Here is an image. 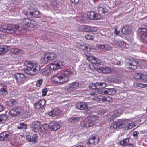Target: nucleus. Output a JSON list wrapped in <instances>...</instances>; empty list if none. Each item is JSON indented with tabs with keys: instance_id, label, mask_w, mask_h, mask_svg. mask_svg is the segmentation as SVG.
Returning <instances> with one entry per match:
<instances>
[{
	"instance_id": "f257e3e1",
	"label": "nucleus",
	"mask_w": 147,
	"mask_h": 147,
	"mask_svg": "<svg viewBox=\"0 0 147 147\" xmlns=\"http://www.w3.org/2000/svg\"><path fill=\"white\" fill-rule=\"evenodd\" d=\"M72 73V72L69 70L61 71L54 75L52 80L54 82L59 84L66 82L69 80V75Z\"/></svg>"
},
{
	"instance_id": "f03ea898",
	"label": "nucleus",
	"mask_w": 147,
	"mask_h": 147,
	"mask_svg": "<svg viewBox=\"0 0 147 147\" xmlns=\"http://www.w3.org/2000/svg\"><path fill=\"white\" fill-rule=\"evenodd\" d=\"M135 126V124L129 120L127 119L124 121L121 120H119L117 121L113 122L110 128L111 129L113 130L119 129L125 127L127 129H131Z\"/></svg>"
},
{
	"instance_id": "7ed1b4c3",
	"label": "nucleus",
	"mask_w": 147,
	"mask_h": 147,
	"mask_svg": "<svg viewBox=\"0 0 147 147\" xmlns=\"http://www.w3.org/2000/svg\"><path fill=\"white\" fill-rule=\"evenodd\" d=\"M26 67L24 68L25 73L29 75H35L37 74L40 70V66L37 63H34L29 61L25 62Z\"/></svg>"
},
{
	"instance_id": "20e7f679",
	"label": "nucleus",
	"mask_w": 147,
	"mask_h": 147,
	"mask_svg": "<svg viewBox=\"0 0 147 147\" xmlns=\"http://www.w3.org/2000/svg\"><path fill=\"white\" fill-rule=\"evenodd\" d=\"M18 30H19V26L17 25L11 24L0 25V31L13 33Z\"/></svg>"
},
{
	"instance_id": "39448f33",
	"label": "nucleus",
	"mask_w": 147,
	"mask_h": 147,
	"mask_svg": "<svg viewBox=\"0 0 147 147\" xmlns=\"http://www.w3.org/2000/svg\"><path fill=\"white\" fill-rule=\"evenodd\" d=\"M146 29L145 28H139L138 30L137 35L141 41L147 43V32Z\"/></svg>"
},
{
	"instance_id": "423d86ee",
	"label": "nucleus",
	"mask_w": 147,
	"mask_h": 147,
	"mask_svg": "<svg viewBox=\"0 0 147 147\" xmlns=\"http://www.w3.org/2000/svg\"><path fill=\"white\" fill-rule=\"evenodd\" d=\"M55 54L53 53H48L46 54L44 57L42 59V61L44 63H46L49 61L55 59L56 57Z\"/></svg>"
},
{
	"instance_id": "0eeeda50",
	"label": "nucleus",
	"mask_w": 147,
	"mask_h": 147,
	"mask_svg": "<svg viewBox=\"0 0 147 147\" xmlns=\"http://www.w3.org/2000/svg\"><path fill=\"white\" fill-rule=\"evenodd\" d=\"M106 86V84L104 82H98L95 83H92L89 87L93 89H98L100 88H103Z\"/></svg>"
},
{
	"instance_id": "6e6552de",
	"label": "nucleus",
	"mask_w": 147,
	"mask_h": 147,
	"mask_svg": "<svg viewBox=\"0 0 147 147\" xmlns=\"http://www.w3.org/2000/svg\"><path fill=\"white\" fill-rule=\"evenodd\" d=\"M14 76L17 82L19 84H23L26 79V76L22 73H17L15 74Z\"/></svg>"
},
{
	"instance_id": "1a4fd4ad",
	"label": "nucleus",
	"mask_w": 147,
	"mask_h": 147,
	"mask_svg": "<svg viewBox=\"0 0 147 147\" xmlns=\"http://www.w3.org/2000/svg\"><path fill=\"white\" fill-rule=\"evenodd\" d=\"M88 19L91 20H97L100 19L101 15L99 13H97L94 11H91L88 13Z\"/></svg>"
},
{
	"instance_id": "9d476101",
	"label": "nucleus",
	"mask_w": 147,
	"mask_h": 147,
	"mask_svg": "<svg viewBox=\"0 0 147 147\" xmlns=\"http://www.w3.org/2000/svg\"><path fill=\"white\" fill-rule=\"evenodd\" d=\"M99 142V138H96L95 136H93L92 138H90L87 143L89 147H92L94 145L97 144Z\"/></svg>"
},
{
	"instance_id": "9b49d317",
	"label": "nucleus",
	"mask_w": 147,
	"mask_h": 147,
	"mask_svg": "<svg viewBox=\"0 0 147 147\" xmlns=\"http://www.w3.org/2000/svg\"><path fill=\"white\" fill-rule=\"evenodd\" d=\"M79 87L78 83L73 82L69 84L67 87V90L69 91H74L78 89Z\"/></svg>"
},
{
	"instance_id": "f8f14e48",
	"label": "nucleus",
	"mask_w": 147,
	"mask_h": 147,
	"mask_svg": "<svg viewBox=\"0 0 147 147\" xmlns=\"http://www.w3.org/2000/svg\"><path fill=\"white\" fill-rule=\"evenodd\" d=\"M130 59L132 61L127 62V63L130 66L129 69L134 70L137 68V65L138 64V62L131 57V58Z\"/></svg>"
},
{
	"instance_id": "ddd939ff",
	"label": "nucleus",
	"mask_w": 147,
	"mask_h": 147,
	"mask_svg": "<svg viewBox=\"0 0 147 147\" xmlns=\"http://www.w3.org/2000/svg\"><path fill=\"white\" fill-rule=\"evenodd\" d=\"M86 103L79 102L76 104V108L78 109L81 110H85L86 111H89L91 109V107H87Z\"/></svg>"
},
{
	"instance_id": "4468645a",
	"label": "nucleus",
	"mask_w": 147,
	"mask_h": 147,
	"mask_svg": "<svg viewBox=\"0 0 147 147\" xmlns=\"http://www.w3.org/2000/svg\"><path fill=\"white\" fill-rule=\"evenodd\" d=\"M21 110L19 107H15L11 109L9 111V113L12 116H16L20 113Z\"/></svg>"
},
{
	"instance_id": "2eb2a0df",
	"label": "nucleus",
	"mask_w": 147,
	"mask_h": 147,
	"mask_svg": "<svg viewBox=\"0 0 147 147\" xmlns=\"http://www.w3.org/2000/svg\"><path fill=\"white\" fill-rule=\"evenodd\" d=\"M0 86L1 87L0 90V94L1 95L4 96L7 94V90L6 84L3 82L0 83Z\"/></svg>"
},
{
	"instance_id": "dca6fc26",
	"label": "nucleus",
	"mask_w": 147,
	"mask_h": 147,
	"mask_svg": "<svg viewBox=\"0 0 147 147\" xmlns=\"http://www.w3.org/2000/svg\"><path fill=\"white\" fill-rule=\"evenodd\" d=\"M50 128L53 131H56L60 127V125L57 121H52L49 124Z\"/></svg>"
},
{
	"instance_id": "f3484780",
	"label": "nucleus",
	"mask_w": 147,
	"mask_h": 147,
	"mask_svg": "<svg viewBox=\"0 0 147 147\" xmlns=\"http://www.w3.org/2000/svg\"><path fill=\"white\" fill-rule=\"evenodd\" d=\"M61 63L59 61H55L53 63H52L50 68V69L52 70H56L61 68L60 65Z\"/></svg>"
},
{
	"instance_id": "a211bd4d",
	"label": "nucleus",
	"mask_w": 147,
	"mask_h": 147,
	"mask_svg": "<svg viewBox=\"0 0 147 147\" xmlns=\"http://www.w3.org/2000/svg\"><path fill=\"white\" fill-rule=\"evenodd\" d=\"M41 17V14L40 12L36 10L34 11L30 12L28 15V17L30 18H39Z\"/></svg>"
},
{
	"instance_id": "6ab92c4d",
	"label": "nucleus",
	"mask_w": 147,
	"mask_h": 147,
	"mask_svg": "<svg viewBox=\"0 0 147 147\" xmlns=\"http://www.w3.org/2000/svg\"><path fill=\"white\" fill-rule=\"evenodd\" d=\"M88 59L93 64H100L101 62V60L100 59L93 56H90L88 58Z\"/></svg>"
},
{
	"instance_id": "aec40b11",
	"label": "nucleus",
	"mask_w": 147,
	"mask_h": 147,
	"mask_svg": "<svg viewBox=\"0 0 147 147\" xmlns=\"http://www.w3.org/2000/svg\"><path fill=\"white\" fill-rule=\"evenodd\" d=\"M114 44L116 47H119L122 49L124 48L126 46L125 42L121 40H115L114 41Z\"/></svg>"
},
{
	"instance_id": "412c9836",
	"label": "nucleus",
	"mask_w": 147,
	"mask_h": 147,
	"mask_svg": "<svg viewBox=\"0 0 147 147\" xmlns=\"http://www.w3.org/2000/svg\"><path fill=\"white\" fill-rule=\"evenodd\" d=\"M40 125V124L39 121H33L32 124V130L34 132L38 131Z\"/></svg>"
},
{
	"instance_id": "4be33fe9",
	"label": "nucleus",
	"mask_w": 147,
	"mask_h": 147,
	"mask_svg": "<svg viewBox=\"0 0 147 147\" xmlns=\"http://www.w3.org/2000/svg\"><path fill=\"white\" fill-rule=\"evenodd\" d=\"M77 17L79 21L81 22H86L88 19V14L82 15V14H79Z\"/></svg>"
},
{
	"instance_id": "5701e85b",
	"label": "nucleus",
	"mask_w": 147,
	"mask_h": 147,
	"mask_svg": "<svg viewBox=\"0 0 147 147\" xmlns=\"http://www.w3.org/2000/svg\"><path fill=\"white\" fill-rule=\"evenodd\" d=\"M61 111L60 110L57 108H55L53 111L49 112L48 115L54 117L60 115Z\"/></svg>"
},
{
	"instance_id": "b1692460",
	"label": "nucleus",
	"mask_w": 147,
	"mask_h": 147,
	"mask_svg": "<svg viewBox=\"0 0 147 147\" xmlns=\"http://www.w3.org/2000/svg\"><path fill=\"white\" fill-rule=\"evenodd\" d=\"M97 98L98 99V100L103 102H109L112 100V98L109 96L105 97L103 96H98Z\"/></svg>"
},
{
	"instance_id": "393cba45",
	"label": "nucleus",
	"mask_w": 147,
	"mask_h": 147,
	"mask_svg": "<svg viewBox=\"0 0 147 147\" xmlns=\"http://www.w3.org/2000/svg\"><path fill=\"white\" fill-rule=\"evenodd\" d=\"M121 32L123 34L129 35L131 32V27L128 26H125L122 28Z\"/></svg>"
},
{
	"instance_id": "a878e982",
	"label": "nucleus",
	"mask_w": 147,
	"mask_h": 147,
	"mask_svg": "<svg viewBox=\"0 0 147 147\" xmlns=\"http://www.w3.org/2000/svg\"><path fill=\"white\" fill-rule=\"evenodd\" d=\"M98 71L99 73H102L103 74H107L111 72V70L108 67H100L98 69Z\"/></svg>"
},
{
	"instance_id": "bb28decb",
	"label": "nucleus",
	"mask_w": 147,
	"mask_h": 147,
	"mask_svg": "<svg viewBox=\"0 0 147 147\" xmlns=\"http://www.w3.org/2000/svg\"><path fill=\"white\" fill-rule=\"evenodd\" d=\"M29 18H24L23 19V22L24 24L26 25L27 26L32 27V24H31L32 21Z\"/></svg>"
},
{
	"instance_id": "cd10ccee",
	"label": "nucleus",
	"mask_w": 147,
	"mask_h": 147,
	"mask_svg": "<svg viewBox=\"0 0 147 147\" xmlns=\"http://www.w3.org/2000/svg\"><path fill=\"white\" fill-rule=\"evenodd\" d=\"M106 94L109 95L114 94L117 92V90L114 88H106Z\"/></svg>"
},
{
	"instance_id": "c85d7f7f",
	"label": "nucleus",
	"mask_w": 147,
	"mask_h": 147,
	"mask_svg": "<svg viewBox=\"0 0 147 147\" xmlns=\"http://www.w3.org/2000/svg\"><path fill=\"white\" fill-rule=\"evenodd\" d=\"M49 124H45L41 126L40 129L42 132H46L49 131Z\"/></svg>"
},
{
	"instance_id": "c756f323",
	"label": "nucleus",
	"mask_w": 147,
	"mask_h": 147,
	"mask_svg": "<svg viewBox=\"0 0 147 147\" xmlns=\"http://www.w3.org/2000/svg\"><path fill=\"white\" fill-rule=\"evenodd\" d=\"M3 134L4 136L3 138L4 140H8L11 137V134L8 132H3Z\"/></svg>"
},
{
	"instance_id": "7c9ffc66",
	"label": "nucleus",
	"mask_w": 147,
	"mask_h": 147,
	"mask_svg": "<svg viewBox=\"0 0 147 147\" xmlns=\"http://www.w3.org/2000/svg\"><path fill=\"white\" fill-rule=\"evenodd\" d=\"M146 76V75L142 74L140 73L137 74V75H136V78L140 79L143 82H145L146 80V78H143V77Z\"/></svg>"
},
{
	"instance_id": "2f4dec72",
	"label": "nucleus",
	"mask_w": 147,
	"mask_h": 147,
	"mask_svg": "<svg viewBox=\"0 0 147 147\" xmlns=\"http://www.w3.org/2000/svg\"><path fill=\"white\" fill-rule=\"evenodd\" d=\"M129 138H126L123 139L122 141H120L119 143L120 145L126 146L128 145V144L127 143L129 142Z\"/></svg>"
},
{
	"instance_id": "473e14b6",
	"label": "nucleus",
	"mask_w": 147,
	"mask_h": 147,
	"mask_svg": "<svg viewBox=\"0 0 147 147\" xmlns=\"http://www.w3.org/2000/svg\"><path fill=\"white\" fill-rule=\"evenodd\" d=\"M46 103V101L45 99H41L38 101V103L39 104V107H37L36 108L39 109L40 108L42 107L43 106L45 105Z\"/></svg>"
},
{
	"instance_id": "72a5a7b5",
	"label": "nucleus",
	"mask_w": 147,
	"mask_h": 147,
	"mask_svg": "<svg viewBox=\"0 0 147 147\" xmlns=\"http://www.w3.org/2000/svg\"><path fill=\"white\" fill-rule=\"evenodd\" d=\"M7 116L5 114L0 115V123H4L7 120Z\"/></svg>"
},
{
	"instance_id": "f704fd0d",
	"label": "nucleus",
	"mask_w": 147,
	"mask_h": 147,
	"mask_svg": "<svg viewBox=\"0 0 147 147\" xmlns=\"http://www.w3.org/2000/svg\"><path fill=\"white\" fill-rule=\"evenodd\" d=\"M6 47H0V55L5 54L7 51Z\"/></svg>"
},
{
	"instance_id": "c9c22d12",
	"label": "nucleus",
	"mask_w": 147,
	"mask_h": 147,
	"mask_svg": "<svg viewBox=\"0 0 147 147\" xmlns=\"http://www.w3.org/2000/svg\"><path fill=\"white\" fill-rule=\"evenodd\" d=\"M122 113L121 110L120 109H117L114 111L113 114L116 117L120 116Z\"/></svg>"
},
{
	"instance_id": "e433bc0d",
	"label": "nucleus",
	"mask_w": 147,
	"mask_h": 147,
	"mask_svg": "<svg viewBox=\"0 0 147 147\" xmlns=\"http://www.w3.org/2000/svg\"><path fill=\"white\" fill-rule=\"evenodd\" d=\"M86 120V127H91L93 125V121L91 119Z\"/></svg>"
},
{
	"instance_id": "4c0bfd02",
	"label": "nucleus",
	"mask_w": 147,
	"mask_h": 147,
	"mask_svg": "<svg viewBox=\"0 0 147 147\" xmlns=\"http://www.w3.org/2000/svg\"><path fill=\"white\" fill-rule=\"evenodd\" d=\"M11 52L15 55L18 54L19 52V49L16 48H12L11 49Z\"/></svg>"
},
{
	"instance_id": "58836bf2",
	"label": "nucleus",
	"mask_w": 147,
	"mask_h": 147,
	"mask_svg": "<svg viewBox=\"0 0 147 147\" xmlns=\"http://www.w3.org/2000/svg\"><path fill=\"white\" fill-rule=\"evenodd\" d=\"M42 71V73L44 75H49L50 74V70L48 69H43Z\"/></svg>"
},
{
	"instance_id": "ea45409f",
	"label": "nucleus",
	"mask_w": 147,
	"mask_h": 147,
	"mask_svg": "<svg viewBox=\"0 0 147 147\" xmlns=\"http://www.w3.org/2000/svg\"><path fill=\"white\" fill-rule=\"evenodd\" d=\"M98 8L99 9V11H101L103 13H105L107 12V10L106 9L103 8L100 6H98Z\"/></svg>"
},
{
	"instance_id": "a19ab883",
	"label": "nucleus",
	"mask_w": 147,
	"mask_h": 147,
	"mask_svg": "<svg viewBox=\"0 0 147 147\" xmlns=\"http://www.w3.org/2000/svg\"><path fill=\"white\" fill-rule=\"evenodd\" d=\"M8 105L9 106H12L13 105L16 104V102L14 100L12 99L7 101Z\"/></svg>"
},
{
	"instance_id": "79ce46f5",
	"label": "nucleus",
	"mask_w": 147,
	"mask_h": 147,
	"mask_svg": "<svg viewBox=\"0 0 147 147\" xmlns=\"http://www.w3.org/2000/svg\"><path fill=\"white\" fill-rule=\"evenodd\" d=\"M79 120V119L78 117H72L69 119V121L70 122L73 123L76 122L78 121Z\"/></svg>"
},
{
	"instance_id": "37998d69",
	"label": "nucleus",
	"mask_w": 147,
	"mask_h": 147,
	"mask_svg": "<svg viewBox=\"0 0 147 147\" xmlns=\"http://www.w3.org/2000/svg\"><path fill=\"white\" fill-rule=\"evenodd\" d=\"M83 30L84 32H90V26H83Z\"/></svg>"
},
{
	"instance_id": "c03bdc74",
	"label": "nucleus",
	"mask_w": 147,
	"mask_h": 147,
	"mask_svg": "<svg viewBox=\"0 0 147 147\" xmlns=\"http://www.w3.org/2000/svg\"><path fill=\"white\" fill-rule=\"evenodd\" d=\"M97 92L100 94H101L103 95L106 94V88L102 89H99L97 90Z\"/></svg>"
},
{
	"instance_id": "a18cd8bd",
	"label": "nucleus",
	"mask_w": 147,
	"mask_h": 147,
	"mask_svg": "<svg viewBox=\"0 0 147 147\" xmlns=\"http://www.w3.org/2000/svg\"><path fill=\"white\" fill-rule=\"evenodd\" d=\"M115 117H116L114 116L113 114L109 115L107 117V118L109 121H112L113 120Z\"/></svg>"
},
{
	"instance_id": "49530a36",
	"label": "nucleus",
	"mask_w": 147,
	"mask_h": 147,
	"mask_svg": "<svg viewBox=\"0 0 147 147\" xmlns=\"http://www.w3.org/2000/svg\"><path fill=\"white\" fill-rule=\"evenodd\" d=\"M43 82L42 79H40L37 80L36 83V85L38 87H39L42 84Z\"/></svg>"
},
{
	"instance_id": "de8ad7c7",
	"label": "nucleus",
	"mask_w": 147,
	"mask_h": 147,
	"mask_svg": "<svg viewBox=\"0 0 147 147\" xmlns=\"http://www.w3.org/2000/svg\"><path fill=\"white\" fill-rule=\"evenodd\" d=\"M38 137V135L36 134H33V138H32V142L34 143H35L36 142V140Z\"/></svg>"
},
{
	"instance_id": "09e8293b",
	"label": "nucleus",
	"mask_w": 147,
	"mask_h": 147,
	"mask_svg": "<svg viewBox=\"0 0 147 147\" xmlns=\"http://www.w3.org/2000/svg\"><path fill=\"white\" fill-rule=\"evenodd\" d=\"M85 38L88 40H93L94 38V36L91 35L87 34L85 36Z\"/></svg>"
},
{
	"instance_id": "8fccbe9b",
	"label": "nucleus",
	"mask_w": 147,
	"mask_h": 147,
	"mask_svg": "<svg viewBox=\"0 0 147 147\" xmlns=\"http://www.w3.org/2000/svg\"><path fill=\"white\" fill-rule=\"evenodd\" d=\"M29 8L30 10L33 11H34L37 10V9L36 6L33 4L30 5Z\"/></svg>"
},
{
	"instance_id": "3c124183",
	"label": "nucleus",
	"mask_w": 147,
	"mask_h": 147,
	"mask_svg": "<svg viewBox=\"0 0 147 147\" xmlns=\"http://www.w3.org/2000/svg\"><path fill=\"white\" fill-rule=\"evenodd\" d=\"M79 45H80V48L82 50H86L88 48V47L84 45L83 43H79Z\"/></svg>"
},
{
	"instance_id": "603ef678",
	"label": "nucleus",
	"mask_w": 147,
	"mask_h": 147,
	"mask_svg": "<svg viewBox=\"0 0 147 147\" xmlns=\"http://www.w3.org/2000/svg\"><path fill=\"white\" fill-rule=\"evenodd\" d=\"M47 89L46 88H45L42 90V96H45L47 94Z\"/></svg>"
},
{
	"instance_id": "864d4df0",
	"label": "nucleus",
	"mask_w": 147,
	"mask_h": 147,
	"mask_svg": "<svg viewBox=\"0 0 147 147\" xmlns=\"http://www.w3.org/2000/svg\"><path fill=\"white\" fill-rule=\"evenodd\" d=\"M20 0H12V2L15 5H17L20 2Z\"/></svg>"
},
{
	"instance_id": "5fc2aeb1",
	"label": "nucleus",
	"mask_w": 147,
	"mask_h": 147,
	"mask_svg": "<svg viewBox=\"0 0 147 147\" xmlns=\"http://www.w3.org/2000/svg\"><path fill=\"white\" fill-rule=\"evenodd\" d=\"M113 81L114 82L117 83H119L121 82V80L118 78L113 79Z\"/></svg>"
},
{
	"instance_id": "6e6d98bb",
	"label": "nucleus",
	"mask_w": 147,
	"mask_h": 147,
	"mask_svg": "<svg viewBox=\"0 0 147 147\" xmlns=\"http://www.w3.org/2000/svg\"><path fill=\"white\" fill-rule=\"evenodd\" d=\"M97 28L96 27L90 26V31L92 32H95L97 31Z\"/></svg>"
},
{
	"instance_id": "4d7b16f0",
	"label": "nucleus",
	"mask_w": 147,
	"mask_h": 147,
	"mask_svg": "<svg viewBox=\"0 0 147 147\" xmlns=\"http://www.w3.org/2000/svg\"><path fill=\"white\" fill-rule=\"evenodd\" d=\"M86 120L85 121L82 122L81 124V126L82 127H86Z\"/></svg>"
},
{
	"instance_id": "13d9d810",
	"label": "nucleus",
	"mask_w": 147,
	"mask_h": 147,
	"mask_svg": "<svg viewBox=\"0 0 147 147\" xmlns=\"http://www.w3.org/2000/svg\"><path fill=\"white\" fill-rule=\"evenodd\" d=\"M26 138L27 140L30 142H32V137L30 136L27 135L26 136Z\"/></svg>"
},
{
	"instance_id": "bf43d9fd",
	"label": "nucleus",
	"mask_w": 147,
	"mask_h": 147,
	"mask_svg": "<svg viewBox=\"0 0 147 147\" xmlns=\"http://www.w3.org/2000/svg\"><path fill=\"white\" fill-rule=\"evenodd\" d=\"M142 65L143 66L147 67V61H143L141 62Z\"/></svg>"
},
{
	"instance_id": "052dcab7",
	"label": "nucleus",
	"mask_w": 147,
	"mask_h": 147,
	"mask_svg": "<svg viewBox=\"0 0 147 147\" xmlns=\"http://www.w3.org/2000/svg\"><path fill=\"white\" fill-rule=\"evenodd\" d=\"M5 109V107L1 104H0V112L3 111Z\"/></svg>"
},
{
	"instance_id": "680f3d73",
	"label": "nucleus",
	"mask_w": 147,
	"mask_h": 147,
	"mask_svg": "<svg viewBox=\"0 0 147 147\" xmlns=\"http://www.w3.org/2000/svg\"><path fill=\"white\" fill-rule=\"evenodd\" d=\"M4 136H3V132L0 134V140L4 141Z\"/></svg>"
},
{
	"instance_id": "e2e57ef3",
	"label": "nucleus",
	"mask_w": 147,
	"mask_h": 147,
	"mask_svg": "<svg viewBox=\"0 0 147 147\" xmlns=\"http://www.w3.org/2000/svg\"><path fill=\"white\" fill-rule=\"evenodd\" d=\"M105 49L106 50H110L111 48V47L109 45H105Z\"/></svg>"
},
{
	"instance_id": "0e129e2a",
	"label": "nucleus",
	"mask_w": 147,
	"mask_h": 147,
	"mask_svg": "<svg viewBox=\"0 0 147 147\" xmlns=\"http://www.w3.org/2000/svg\"><path fill=\"white\" fill-rule=\"evenodd\" d=\"M105 45H101L100 47V50H105Z\"/></svg>"
},
{
	"instance_id": "69168bd1",
	"label": "nucleus",
	"mask_w": 147,
	"mask_h": 147,
	"mask_svg": "<svg viewBox=\"0 0 147 147\" xmlns=\"http://www.w3.org/2000/svg\"><path fill=\"white\" fill-rule=\"evenodd\" d=\"M73 3L77 4L79 1V0H70Z\"/></svg>"
},
{
	"instance_id": "338daca9",
	"label": "nucleus",
	"mask_w": 147,
	"mask_h": 147,
	"mask_svg": "<svg viewBox=\"0 0 147 147\" xmlns=\"http://www.w3.org/2000/svg\"><path fill=\"white\" fill-rule=\"evenodd\" d=\"M38 102H36L35 103H34V107H35V108H36L37 107H39V104H38Z\"/></svg>"
},
{
	"instance_id": "774afa93",
	"label": "nucleus",
	"mask_w": 147,
	"mask_h": 147,
	"mask_svg": "<svg viewBox=\"0 0 147 147\" xmlns=\"http://www.w3.org/2000/svg\"><path fill=\"white\" fill-rule=\"evenodd\" d=\"M119 32H120L119 31H117L116 29L115 30V34L117 35L118 34H119Z\"/></svg>"
}]
</instances>
